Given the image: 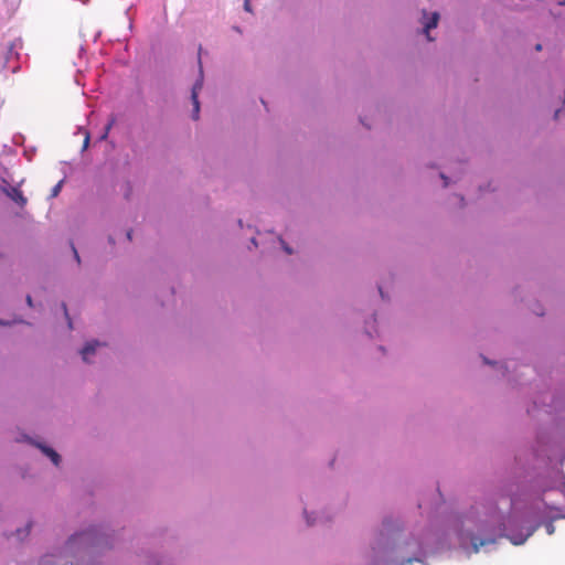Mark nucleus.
I'll return each mask as SVG.
<instances>
[{
  "instance_id": "nucleus-1",
  "label": "nucleus",
  "mask_w": 565,
  "mask_h": 565,
  "mask_svg": "<svg viewBox=\"0 0 565 565\" xmlns=\"http://www.w3.org/2000/svg\"><path fill=\"white\" fill-rule=\"evenodd\" d=\"M113 547V531L105 525L90 524L71 534L62 546L42 555L39 565H94Z\"/></svg>"
},
{
  "instance_id": "nucleus-2",
  "label": "nucleus",
  "mask_w": 565,
  "mask_h": 565,
  "mask_svg": "<svg viewBox=\"0 0 565 565\" xmlns=\"http://www.w3.org/2000/svg\"><path fill=\"white\" fill-rule=\"evenodd\" d=\"M22 49V40L15 39L13 40L6 49L3 53V62H2V68L8 70L12 73H15L19 71L20 66L19 64L14 63L20 58L19 51Z\"/></svg>"
},
{
  "instance_id": "nucleus-3",
  "label": "nucleus",
  "mask_w": 565,
  "mask_h": 565,
  "mask_svg": "<svg viewBox=\"0 0 565 565\" xmlns=\"http://www.w3.org/2000/svg\"><path fill=\"white\" fill-rule=\"evenodd\" d=\"M130 113H131V114L137 115V109H136V108H134ZM130 113H129V114H127L126 111H120V110H118L116 114H114V115L109 118L108 122L106 124V126H105V128H104V130H103V134L100 135L99 139H100V140H105V139H107L108 134H109V131H110V129H111V127H113L114 125H119V124H122V125H130V124H129V120H130Z\"/></svg>"
},
{
  "instance_id": "nucleus-4",
  "label": "nucleus",
  "mask_w": 565,
  "mask_h": 565,
  "mask_svg": "<svg viewBox=\"0 0 565 565\" xmlns=\"http://www.w3.org/2000/svg\"><path fill=\"white\" fill-rule=\"evenodd\" d=\"M22 439L36 447L41 452L47 457L54 466H58L61 462V456L51 446L42 441H36L28 435H22Z\"/></svg>"
},
{
  "instance_id": "nucleus-5",
  "label": "nucleus",
  "mask_w": 565,
  "mask_h": 565,
  "mask_svg": "<svg viewBox=\"0 0 565 565\" xmlns=\"http://www.w3.org/2000/svg\"><path fill=\"white\" fill-rule=\"evenodd\" d=\"M468 542L471 543L472 551L475 553H478L480 551V547L486 546L488 544H493V543H495V540L494 539H482V540H479L477 536H475L473 534L469 533V534H466V535L461 536V545L466 546V544Z\"/></svg>"
},
{
  "instance_id": "nucleus-6",
  "label": "nucleus",
  "mask_w": 565,
  "mask_h": 565,
  "mask_svg": "<svg viewBox=\"0 0 565 565\" xmlns=\"http://www.w3.org/2000/svg\"><path fill=\"white\" fill-rule=\"evenodd\" d=\"M2 191L19 206L22 207L26 204V198L23 195L22 191L18 186L7 185L2 188Z\"/></svg>"
},
{
  "instance_id": "nucleus-7",
  "label": "nucleus",
  "mask_w": 565,
  "mask_h": 565,
  "mask_svg": "<svg viewBox=\"0 0 565 565\" xmlns=\"http://www.w3.org/2000/svg\"><path fill=\"white\" fill-rule=\"evenodd\" d=\"M202 87H203V78H202V74H201L200 78L193 85L192 93H191V99H192V104H193L192 118L194 120H196L199 118V113H200L199 93L202 89Z\"/></svg>"
},
{
  "instance_id": "nucleus-8",
  "label": "nucleus",
  "mask_w": 565,
  "mask_h": 565,
  "mask_svg": "<svg viewBox=\"0 0 565 565\" xmlns=\"http://www.w3.org/2000/svg\"><path fill=\"white\" fill-rule=\"evenodd\" d=\"M99 345H100V342L97 340L87 341L85 343V345L79 351L83 361L88 363L89 355H93Z\"/></svg>"
},
{
  "instance_id": "nucleus-9",
  "label": "nucleus",
  "mask_w": 565,
  "mask_h": 565,
  "mask_svg": "<svg viewBox=\"0 0 565 565\" xmlns=\"http://www.w3.org/2000/svg\"><path fill=\"white\" fill-rule=\"evenodd\" d=\"M32 526L33 521L30 520L23 527H18L14 533H11V535H14L19 542H24L30 535Z\"/></svg>"
},
{
  "instance_id": "nucleus-10",
  "label": "nucleus",
  "mask_w": 565,
  "mask_h": 565,
  "mask_svg": "<svg viewBox=\"0 0 565 565\" xmlns=\"http://www.w3.org/2000/svg\"><path fill=\"white\" fill-rule=\"evenodd\" d=\"M438 20H439V14L437 12H434L431 18L424 25V31L427 35L428 41H433V39L429 36V30L437 26Z\"/></svg>"
},
{
  "instance_id": "nucleus-11",
  "label": "nucleus",
  "mask_w": 565,
  "mask_h": 565,
  "mask_svg": "<svg viewBox=\"0 0 565 565\" xmlns=\"http://www.w3.org/2000/svg\"><path fill=\"white\" fill-rule=\"evenodd\" d=\"M63 184H64V180H61L58 181L51 190V194H50V198L53 199V198H56L60 192L62 191V188H63Z\"/></svg>"
},
{
  "instance_id": "nucleus-12",
  "label": "nucleus",
  "mask_w": 565,
  "mask_h": 565,
  "mask_svg": "<svg viewBox=\"0 0 565 565\" xmlns=\"http://www.w3.org/2000/svg\"><path fill=\"white\" fill-rule=\"evenodd\" d=\"M62 309L64 311V315H65V318L67 320V324H68V328L70 329H73V323H72V320L68 316V311H67V307H66V303L65 302H62Z\"/></svg>"
},
{
  "instance_id": "nucleus-13",
  "label": "nucleus",
  "mask_w": 565,
  "mask_h": 565,
  "mask_svg": "<svg viewBox=\"0 0 565 565\" xmlns=\"http://www.w3.org/2000/svg\"><path fill=\"white\" fill-rule=\"evenodd\" d=\"M132 11L135 12L136 9H134V7H129L127 10H126V15H127V19H128V22H129V28L132 26V21H134V18H132Z\"/></svg>"
},
{
  "instance_id": "nucleus-14",
  "label": "nucleus",
  "mask_w": 565,
  "mask_h": 565,
  "mask_svg": "<svg viewBox=\"0 0 565 565\" xmlns=\"http://www.w3.org/2000/svg\"><path fill=\"white\" fill-rule=\"evenodd\" d=\"M529 535H530V534H527V535H525V536H522V537H520V539L512 537V539H511V542H512L513 544H515V545L523 544V543L526 541V539H527V536H529Z\"/></svg>"
},
{
  "instance_id": "nucleus-15",
  "label": "nucleus",
  "mask_w": 565,
  "mask_h": 565,
  "mask_svg": "<svg viewBox=\"0 0 565 565\" xmlns=\"http://www.w3.org/2000/svg\"><path fill=\"white\" fill-rule=\"evenodd\" d=\"M89 142H90V137H89V134L86 132L85 134V138H84V142H83V147H82V150H86L89 146Z\"/></svg>"
},
{
  "instance_id": "nucleus-16",
  "label": "nucleus",
  "mask_w": 565,
  "mask_h": 565,
  "mask_svg": "<svg viewBox=\"0 0 565 565\" xmlns=\"http://www.w3.org/2000/svg\"><path fill=\"white\" fill-rule=\"evenodd\" d=\"M130 194H131V185L128 182L126 184V189H125V192H124V195H125L126 200H130Z\"/></svg>"
},
{
  "instance_id": "nucleus-17",
  "label": "nucleus",
  "mask_w": 565,
  "mask_h": 565,
  "mask_svg": "<svg viewBox=\"0 0 565 565\" xmlns=\"http://www.w3.org/2000/svg\"><path fill=\"white\" fill-rule=\"evenodd\" d=\"M71 246H72V250H73V254H74V258L79 264L81 263V257L78 255V252H77V249L75 248V246L73 244Z\"/></svg>"
},
{
  "instance_id": "nucleus-18",
  "label": "nucleus",
  "mask_w": 565,
  "mask_h": 565,
  "mask_svg": "<svg viewBox=\"0 0 565 565\" xmlns=\"http://www.w3.org/2000/svg\"><path fill=\"white\" fill-rule=\"evenodd\" d=\"M244 9H245L247 12H253V10H252V6H250V0H245V2H244Z\"/></svg>"
},
{
  "instance_id": "nucleus-19",
  "label": "nucleus",
  "mask_w": 565,
  "mask_h": 565,
  "mask_svg": "<svg viewBox=\"0 0 565 565\" xmlns=\"http://www.w3.org/2000/svg\"><path fill=\"white\" fill-rule=\"evenodd\" d=\"M131 238H132V230H128V231H126V239H127L128 242H130V241H131Z\"/></svg>"
},
{
  "instance_id": "nucleus-20",
  "label": "nucleus",
  "mask_w": 565,
  "mask_h": 565,
  "mask_svg": "<svg viewBox=\"0 0 565 565\" xmlns=\"http://www.w3.org/2000/svg\"><path fill=\"white\" fill-rule=\"evenodd\" d=\"M546 530H547V533H548V534H553V533H554V526H553V524H552V523H548V524L546 525Z\"/></svg>"
},
{
  "instance_id": "nucleus-21",
  "label": "nucleus",
  "mask_w": 565,
  "mask_h": 565,
  "mask_svg": "<svg viewBox=\"0 0 565 565\" xmlns=\"http://www.w3.org/2000/svg\"><path fill=\"white\" fill-rule=\"evenodd\" d=\"M26 303L29 307H33L32 297L30 295L26 296Z\"/></svg>"
},
{
  "instance_id": "nucleus-22",
  "label": "nucleus",
  "mask_w": 565,
  "mask_h": 565,
  "mask_svg": "<svg viewBox=\"0 0 565 565\" xmlns=\"http://www.w3.org/2000/svg\"><path fill=\"white\" fill-rule=\"evenodd\" d=\"M282 244H284V249H285V252H286L287 254H291V253H292L291 248H290L289 246H287L284 242H282Z\"/></svg>"
},
{
  "instance_id": "nucleus-23",
  "label": "nucleus",
  "mask_w": 565,
  "mask_h": 565,
  "mask_svg": "<svg viewBox=\"0 0 565 565\" xmlns=\"http://www.w3.org/2000/svg\"><path fill=\"white\" fill-rule=\"evenodd\" d=\"M0 326H10V322L7 320L0 319Z\"/></svg>"
},
{
  "instance_id": "nucleus-24",
  "label": "nucleus",
  "mask_w": 565,
  "mask_h": 565,
  "mask_svg": "<svg viewBox=\"0 0 565 565\" xmlns=\"http://www.w3.org/2000/svg\"><path fill=\"white\" fill-rule=\"evenodd\" d=\"M441 179L445 182V186H447L448 185V178L445 174H441Z\"/></svg>"
},
{
  "instance_id": "nucleus-25",
  "label": "nucleus",
  "mask_w": 565,
  "mask_h": 565,
  "mask_svg": "<svg viewBox=\"0 0 565 565\" xmlns=\"http://www.w3.org/2000/svg\"><path fill=\"white\" fill-rule=\"evenodd\" d=\"M108 242H109V244H111V245H114V244H115L114 237H113L111 235L108 237Z\"/></svg>"
},
{
  "instance_id": "nucleus-26",
  "label": "nucleus",
  "mask_w": 565,
  "mask_h": 565,
  "mask_svg": "<svg viewBox=\"0 0 565 565\" xmlns=\"http://www.w3.org/2000/svg\"><path fill=\"white\" fill-rule=\"evenodd\" d=\"M535 50H536V51H541V50H542V45H541V44H537V45L535 46Z\"/></svg>"
}]
</instances>
